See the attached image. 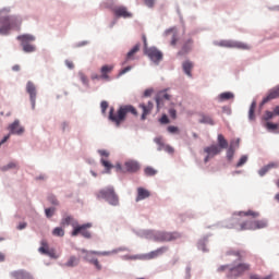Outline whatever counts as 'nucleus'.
Masks as SVG:
<instances>
[{
  "label": "nucleus",
  "mask_w": 279,
  "mask_h": 279,
  "mask_svg": "<svg viewBox=\"0 0 279 279\" xmlns=\"http://www.w3.org/2000/svg\"><path fill=\"white\" fill-rule=\"evenodd\" d=\"M259 213L256 210H241L234 213L230 219L229 228H235V230H260L267 228L268 221L266 219H257Z\"/></svg>",
  "instance_id": "obj_1"
},
{
  "label": "nucleus",
  "mask_w": 279,
  "mask_h": 279,
  "mask_svg": "<svg viewBox=\"0 0 279 279\" xmlns=\"http://www.w3.org/2000/svg\"><path fill=\"white\" fill-rule=\"evenodd\" d=\"M128 113L138 117V110L134 106H121L117 113H114V108H110L109 119L112 123H116L117 128H120L126 119Z\"/></svg>",
  "instance_id": "obj_2"
},
{
  "label": "nucleus",
  "mask_w": 279,
  "mask_h": 279,
  "mask_svg": "<svg viewBox=\"0 0 279 279\" xmlns=\"http://www.w3.org/2000/svg\"><path fill=\"white\" fill-rule=\"evenodd\" d=\"M251 265L250 263H239V265H221L218 267V271H228L227 276L229 279L239 278V276H243L245 271H250Z\"/></svg>",
  "instance_id": "obj_3"
},
{
  "label": "nucleus",
  "mask_w": 279,
  "mask_h": 279,
  "mask_svg": "<svg viewBox=\"0 0 279 279\" xmlns=\"http://www.w3.org/2000/svg\"><path fill=\"white\" fill-rule=\"evenodd\" d=\"M97 198L106 199L109 204H111V206H118L120 204V199L113 186H107L106 189L98 191Z\"/></svg>",
  "instance_id": "obj_4"
},
{
  "label": "nucleus",
  "mask_w": 279,
  "mask_h": 279,
  "mask_svg": "<svg viewBox=\"0 0 279 279\" xmlns=\"http://www.w3.org/2000/svg\"><path fill=\"white\" fill-rule=\"evenodd\" d=\"M143 40H144V53L149 58V60H151V62H155L156 64H158L163 58L162 51H160L156 47H147L146 36H143Z\"/></svg>",
  "instance_id": "obj_5"
},
{
  "label": "nucleus",
  "mask_w": 279,
  "mask_h": 279,
  "mask_svg": "<svg viewBox=\"0 0 279 279\" xmlns=\"http://www.w3.org/2000/svg\"><path fill=\"white\" fill-rule=\"evenodd\" d=\"M17 40L21 41L25 53H33L36 51V47L33 45L34 40H36L35 36H32L31 34H23L22 36H17Z\"/></svg>",
  "instance_id": "obj_6"
},
{
  "label": "nucleus",
  "mask_w": 279,
  "mask_h": 279,
  "mask_svg": "<svg viewBox=\"0 0 279 279\" xmlns=\"http://www.w3.org/2000/svg\"><path fill=\"white\" fill-rule=\"evenodd\" d=\"M90 228H93V223H82L80 225L78 221H75V230H72V236H78L81 234L85 239H92Z\"/></svg>",
  "instance_id": "obj_7"
},
{
  "label": "nucleus",
  "mask_w": 279,
  "mask_h": 279,
  "mask_svg": "<svg viewBox=\"0 0 279 279\" xmlns=\"http://www.w3.org/2000/svg\"><path fill=\"white\" fill-rule=\"evenodd\" d=\"M140 169L141 165L136 160H126L123 167L120 163L116 165V171L118 173H136Z\"/></svg>",
  "instance_id": "obj_8"
},
{
  "label": "nucleus",
  "mask_w": 279,
  "mask_h": 279,
  "mask_svg": "<svg viewBox=\"0 0 279 279\" xmlns=\"http://www.w3.org/2000/svg\"><path fill=\"white\" fill-rule=\"evenodd\" d=\"M181 236H182V234H180V232L160 231V232H156L154 234V240L158 241L160 243H163V242H168V241H177Z\"/></svg>",
  "instance_id": "obj_9"
},
{
  "label": "nucleus",
  "mask_w": 279,
  "mask_h": 279,
  "mask_svg": "<svg viewBox=\"0 0 279 279\" xmlns=\"http://www.w3.org/2000/svg\"><path fill=\"white\" fill-rule=\"evenodd\" d=\"M16 22V19H11L10 16H2L0 19V35L8 36Z\"/></svg>",
  "instance_id": "obj_10"
},
{
  "label": "nucleus",
  "mask_w": 279,
  "mask_h": 279,
  "mask_svg": "<svg viewBox=\"0 0 279 279\" xmlns=\"http://www.w3.org/2000/svg\"><path fill=\"white\" fill-rule=\"evenodd\" d=\"M218 45L219 47H227L230 49H242V50L252 49L251 45H247L246 43H240L238 40H220Z\"/></svg>",
  "instance_id": "obj_11"
},
{
  "label": "nucleus",
  "mask_w": 279,
  "mask_h": 279,
  "mask_svg": "<svg viewBox=\"0 0 279 279\" xmlns=\"http://www.w3.org/2000/svg\"><path fill=\"white\" fill-rule=\"evenodd\" d=\"M114 253H116V251H112V252L93 251V252H89L88 254H86L85 259L88 260V263H92L93 265H95L96 269L101 270L102 265L99 263L98 258H93L92 254H96L97 256H111V254H114Z\"/></svg>",
  "instance_id": "obj_12"
},
{
  "label": "nucleus",
  "mask_w": 279,
  "mask_h": 279,
  "mask_svg": "<svg viewBox=\"0 0 279 279\" xmlns=\"http://www.w3.org/2000/svg\"><path fill=\"white\" fill-rule=\"evenodd\" d=\"M112 12L118 19H132L133 16L132 12H129L125 5H117L112 8Z\"/></svg>",
  "instance_id": "obj_13"
},
{
  "label": "nucleus",
  "mask_w": 279,
  "mask_h": 279,
  "mask_svg": "<svg viewBox=\"0 0 279 279\" xmlns=\"http://www.w3.org/2000/svg\"><path fill=\"white\" fill-rule=\"evenodd\" d=\"M26 92L29 95V99H31L33 108H35L36 99H37V90H36L35 84L33 82H27Z\"/></svg>",
  "instance_id": "obj_14"
},
{
  "label": "nucleus",
  "mask_w": 279,
  "mask_h": 279,
  "mask_svg": "<svg viewBox=\"0 0 279 279\" xmlns=\"http://www.w3.org/2000/svg\"><path fill=\"white\" fill-rule=\"evenodd\" d=\"M204 151L205 154H207L204 161L208 162L210 158H214L215 156L220 154L221 149L218 145H210L209 147H205Z\"/></svg>",
  "instance_id": "obj_15"
},
{
  "label": "nucleus",
  "mask_w": 279,
  "mask_h": 279,
  "mask_svg": "<svg viewBox=\"0 0 279 279\" xmlns=\"http://www.w3.org/2000/svg\"><path fill=\"white\" fill-rule=\"evenodd\" d=\"M138 108L142 109V121H145L149 114H151V110H154L153 101H148L147 104H140Z\"/></svg>",
  "instance_id": "obj_16"
},
{
  "label": "nucleus",
  "mask_w": 279,
  "mask_h": 279,
  "mask_svg": "<svg viewBox=\"0 0 279 279\" xmlns=\"http://www.w3.org/2000/svg\"><path fill=\"white\" fill-rule=\"evenodd\" d=\"M193 45H194V40L193 38H187V40H184L180 51H179V56H186L187 53H190L193 49Z\"/></svg>",
  "instance_id": "obj_17"
},
{
  "label": "nucleus",
  "mask_w": 279,
  "mask_h": 279,
  "mask_svg": "<svg viewBox=\"0 0 279 279\" xmlns=\"http://www.w3.org/2000/svg\"><path fill=\"white\" fill-rule=\"evenodd\" d=\"M113 69H114L113 64H105L104 66H101L100 80L109 81L110 80L109 73H112Z\"/></svg>",
  "instance_id": "obj_18"
},
{
  "label": "nucleus",
  "mask_w": 279,
  "mask_h": 279,
  "mask_svg": "<svg viewBox=\"0 0 279 279\" xmlns=\"http://www.w3.org/2000/svg\"><path fill=\"white\" fill-rule=\"evenodd\" d=\"M170 99H171V95H169L167 90H161L160 93H158L156 97L157 108H160V106H162L165 100L169 101Z\"/></svg>",
  "instance_id": "obj_19"
},
{
  "label": "nucleus",
  "mask_w": 279,
  "mask_h": 279,
  "mask_svg": "<svg viewBox=\"0 0 279 279\" xmlns=\"http://www.w3.org/2000/svg\"><path fill=\"white\" fill-rule=\"evenodd\" d=\"M279 97V85L276 86L275 88H271V90H269L268 95L266 97H264L263 99V104H268V101H271V99H278Z\"/></svg>",
  "instance_id": "obj_20"
},
{
  "label": "nucleus",
  "mask_w": 279,
  "mask_h": 279,
  "mask_svg": "<svg viewBox=\"0 0 279 279\" xmlns=\"http://www.w3.org/2000/svg\"><path fill=\"white\" fill-rule=\"evenodd\" d=\"M168 250H169V247L167 245H163L162 247H158L157 250L149 252L147 254V258H157L158 256H162V254L168 252Z\"/></svg>",
  "instance_id": "obj_21"
},
{
  "label": "nucleus",
  "mask_w": 279,
  "mask_h": 279,
  "mask_svg": "<svg viewBox=\"0 0 279 279\" xmlns=\"http://www.w3.org/2000/svg\"><path fill=\"white\" fill-rule=\"evenodd\" d=\"M38 252H40V254H47L48 256H54V251L49 248L48 241L46 240L41 241Z\"/></svg>",
  "instance_id": "obj_22"
},
{
  "label": "nucleus",
  "mask_w": 279,
  "mask_h": 279,
  "mask_svg": "<svg viewBox=\"0 0 279 279\" xmlns=\"http://www.w3.org/2000/svg\"><path fill=\"white\" fill-rule=\"evenodd\" d=\"M9 130L11 134H24L25 132L24 128H22V125L20 124V121H14L13 123H11Z\"/></svg>",
  "instance_id": "obj_23"
},
{
  "label": "nucleus",
  "mask_w": 279,
  "mask_h": 279,
  "mask_svg": "<svg viewBox=\"0 0 279 279\" xmlns=\"http://www.w3.org/2000/svg\"><path fill=\"white\" fill-rule=\"evenodd\" d=\"M61 226H72L73 230H75L76 220L74 219V217H72V215H65L61 219Z\"/></svg>",
  "instance_id": "obj_24"
},
{
  "label": "nucleus",
  "mask_w": 279,
  "mask_h": 279,
  "mask_svg": "<svg viewBox=\"0 0 279 279\" xmlns=\"http://www.w3.org/2000/svg\"><path fill=\"white\" fill-rule=\"evenodd\" d=\"M11 276H13V278H15V279H34L32 274H29L28 271H24V270L12 271Z\"/></svg>",
  "instance_id": "obj_25"
},
{
  "label": "nucleus",
  "mask_w": 279,
  "mask_h": 279,
  "mask_svg": "<svg viewBox=\"0 0 279 279\" xmlns=\"http://www.w3.org/2000/svg\"><path fill=\"white\" fill-rule=\"evenodd\" d=\"M150 196L149 191H147V189H143V186H140L137 189V197H136V202H141L142 199H147V197Z\"/></svg>",
  "instance_id": "obj_26"
},
{
  "label": "nucleus",
  "mask_w": 279,
  "mask_h": 279,
  "mask_svg": "<svg viewBox=\"0 0 279 279\" xmlns=\"http://www.w3.org/2000/svg\"><path fill=\"white\" fill-rule=\"evenodd\" d=\"M234 145H236V146L240 145V138H238L235 141V143L232 142L230 147H229V149H228V151H227V158H228L229 161H232L233 158H234V154H235Z\"/></svg>",
  "instance_id": "obj_27"
},
{
  "label": "nucleus",
  "mask_w": 279,
  "mask_h": 279,
  "mask_svg": "<svg viewBox=\"0 0 279 279\" xmlns=\"http://www.w3.org/2000/svg\"><path fill=\"white\" fill-rule=\"evenodd\" d=\"M279 167V162H269L262 169H259V175H266L270 169H277Z\"/></svg>",
  "instance_id": "obj_28"
},
{
  "label": "nucleus",
  "mask_w": 279,
  "mask_h": 279,
  "mask_svg": "<svg viewBox=\"0 0 279 279\" xmlns=\"http://www.w3.org/2000/svg\"><path fill=\"white\" fill-rule=\"evenodd\" d=\"M81 258L77 256H70V258L65 263V267H77L80 265Z\"/></svg>",
  "instance_id": "obj_29"
},
{
  "label": "nucleus",
  "mask_w": 279,
  "mask_h": 279,
  "mask_svg": "<svg viewBox=\"0 0 279 279\" xmlns=\"http://www.w3.org/2000/svg\"><path fill=\"white\" fill-rule=\"evenodd\" d=\"M278 116L279 117V106H276V108H274V111L270 112L269 110H267L265 112V121H270V119H274V117Z\"/></svg>",
  "instance_id": "obj_30"
},
{
  "label": "nucleus",
  "mask_w": 279,
  "mask_h": 279,
  "mask_svg": "<svg viewBox=\"0 0 279 279\" xmlns=\"http://www.w3.org/2000/svg\"><path fill=\"white\" fill-rule=\"evenodd\" d=\"M193 66L194 64L190 60H187L186 62H183V71L186 75H189V77H192Z\"/></svg>",
  "instance_id": "obj_31"
},
{
  "label": "nucleus",
  "mask_w": 279,
  "mask_h": 279,
  "mask_svg": "<svg viewBox=\"0 0 279 279\" xmlns=\"http://www.w3.org/2000/svg\"><path fill=\"white\" fill-rule=\"evenodd\" d=\"M218 143H219V149H227L229 143L225 138L223 134H218Z\"/></svg>",
  "instance_id": "obj_32"
},
{
  "label": "nucleus",
  "mask_w": 279,
  "mask_h": 279,
  "mask_svg": "<svg viewBox=\"0 0 279 279\" xmlns=\"http://www.w3.org/2000/svg\"><path fill=\"white\" fill-rule=\"evenodd\" d=\"M141 45H135L131 51L126 54V60H134L136 53H138Z\"/></svg>",
  "instance_id": "obj_33"
},
{
  "label": "nucleus",
  "mask_w": 279,
  "mask_h": 279,
  "mask_svg": "<svg viewBox=\"0 0 279 279\" xmlns=\"http://www.w3.org/2000/svg\"><path fill=\"white\" fill-rule=\"evenodd\" d=\"M231 256H236L239 260H242V258L245 256V252L241 250H231L228 252Z\"/></svg>",
  "instance_id": "obj_34"
},
{
  "label": "nucleus",
  "mask_w": 279,
  "mask_h": 279,
  "mask_svg": "<svg viewBox=\"0 0 279 279\" xmlns=\"http://www.w3.org/2000/svg\"><path fill=\"white\" fill-rule=\"evenodd\" d=\"M256 106H257L256 101H253V102L251 104V108H250V110H248V119H250L251 121H254V120H255V110H256Z\"/></svg>",
  "instance_id": "obj_35"
},
{
  "label": "nucleus",
  "mask_w": 279,
  "mask_h": 279,
  "mask_svg": "<svg viewBox=\"0 0 279 279\" xmlns=\"http://www.w3.org/2000/svg\"><path fill=\"white\" fill-rule=\"evenodd\" d=\"M219 99H220V101H228L230 99H234V95H233V93H221L219 95Z\"/></svg>",
  "instance_id": "obj_36"
},
{
  "label": "nucleus",
  "mask_w": 279,
  "mask_h": 279,
  "mask_svg": "<svg viewBox=\"0 0 279 279\" xmlns=\"http://www.w3.org/2000/svg\"><path fill=\"white\" fill-rule=\"evenodd\" d=\"M201 123H207L208 125H214L215 121L208 114H203L201 119Z\"/></svg>",
  "instance_id": "obj_37"
},
{
  "label": "nucleus",
  "mask_w": 279,
  "mask_h": 279,
  "mask_svg": "<svg viewBox=\"0 0 279 279\" xmlns=\"http://www.w3.org/2000/svg\"><path fill=\"white\" fill-rule=\"evenodd\" d=\"M52 234H53L54 236H64L65 230H64V228L58 227V228H54V229L52 230Z\"/></svg>",
  "instance_id": "obj_38"
},
{
  "label": "nucleus",
  "mask_w": 279,
  "mask_h": 279,
  "mask_svg": "<svg viewBox=\"0 0 279 279\" xmlns=\"http://www.w3.org/2000/svg\"><path fill=\"white\" fill-rule=\"evenodd\" d=\"M101 165L105 167L108 173H110L111 169H113V165H111L109 160H105V158H101Z\"/></svg>",
  "instance_id": "obj_39"
},
{
  "label": "nucleus",
  "mask_w": 279,
  "mask_h": 279,
  "mask_svg": "<svg viewBox=\"0 0 279 279\" xmlns=\"http://www.w3.org/2000/svg\"><path fill=\"white\" fill-rule=\"evenodd\" d=\"M17 162H9V165H5L2 167V171H9L10 169H16Z\"/></svg>",
  "instance_id": "obj_40"
},
{
  "label": "nucleus",
  "mask_w": 279,
  "mask_h": 279,
  "mask_svg": "<svg viewBox=\"0 0 279 279\" xmlns=\"http://www.w3.org/2000/svg\"><path fill=\"white\" fill-rule=\"evenodd\" d=\"M156 173H158V171H156V169H154V167H146V169H145L146 175H156Z\"/></svg>",
  "instance_id": "obj_41"
},
{
  "label": "nucleus",
  "mask_w": 279,
  "mask_h": 279,
  "mask_svg": "<svg viewBox=\"0 0 279 279\" xmlns=\"http://www.w3.org/2000/svg\"><path fill=\"white\" fill-rule=\"evenodd\" d=\"M78 77H80V80H81V82H82L83 84H89V80H88L87 75H85V73L80 72V73H78Z\"/></svg>",
  "instance_id": "obj_42"
},
{
  "label": "nucleus",
  "mask_w": 279,
  "mask_h": 279,
  "mask_svg": "<svg viewBox=\"0 0 279 279\" xmlns=\"http://www.w3.org/2000/svg\"><path fill=\"white\" fill-rule=\"evenodd\" d=\"M155 143L159 146V150L165 149V143L162 141V137L155 138Z\"/></svg>",
  "instance_id": "obj_43"
},
{
  "label": "nucleus",
  "mask_w": 279,
  "mask_h": 279,
  "mask_svg": "<svg viewBox=\"0 0 279 279\" xmlns=\"http://www.w3.org/2000/svg\"><path fill=\"white\" fill-rule=\"evenodd\" d=\"M248 158L247 156H241L239 162H236V167H243L247 162Z\"/></svg>",
  "instance_id": "obj_44"
},
{
  "label": "nucleus",
  "mask_w": 279,
  "mask_h": 279,
  "mask_svg": "<svg viewBox=\"0 0 279 279\" xmlns=\"http://www.w3.org/2000/svg\"><path fill=\"white\" fill-rule=\"evenodd\" d=\"M168 132H170L171 134H178L180 132V130L175 125H169Z\"/></svg>",
  "instance_id": "obj_45"
},
{
  "label": "nucleus",
  "mask_w": 279,
  "mask_h": 279,
  "mask_svg": "<svg viewBox=\"0 0 279 279\" xmlns=\"http://www.w3.org/2000/svg\"><path fill=\"white\" fill-rule=\"evenodd\" d=\"M54 213H56V208H46L45 209L46 217H53Z\"/></svg>",
  "instance_id": "obj_46"
},
{
  "label": "nucleus",
  "mask_w": 279,
  "mask_h": 279,
  "mask_svg": "<svg viewBox=\"0 0 279 279\" xmlns=\"http://www.w3.org/2000/svg\"><path fill=\"white\" fill-rule=\"evenodd\" d=\"M100 108H101V112H102V113H106L107 110H108V108H109L108 101H101Z\"/></svg>",
  "instance_id": "obj_47"
},
{
  "label": "nucleus",
  "mask_w": 279,
  "mask_h": 279,
  "mask_svg": "<svg viewBox=\"0 0 279 279\" xmlns=\"http://www.w3.org/2000/svg\"><path fill=\"white\" fill-rule=\"evenodd\" d=\"M169 114H170L171 119L178 118V111L174 108H170Z\"/></svg>",
  "instance_id": "obj_48"
},
{
  "label": "nucleus",
  "mask_w": 279,
  "mask_h": 279,
  "mask_svg": "<svg viewBox=\"0 0 279 279\" xmlns=\"http://www.w3.org/2000/svg\"><path fill=\"white\" fill-rule=\"evenodd\" d=\"M163 149H165V151H167L168 154H174V149H173V147H171V145H165V144H163Z\"/></svg>",
  "instance_id": "obj_49"
},
{
  "label": "nucleus",
  "mask_w": 279,
  "mask_h": 279,
  "mask_svg": "<svg viewBox=\"0 0 279 279\" xmlns=\"http://www.w3.org/2000/svg\"><path fill=\"white\" fill-rule=\"evenodd\" d=\"M278 128H279L278 123H270V122L267 123L268 130H278Z\"/></svg>",
  "instance_id": "obj_50"
},
{
  "label": "nucleus",
  "mask_w": 279,
  "mask_h": 279,
  "mask_svg": "<svg viewBox=\"0 0 279 279\" xmlns=\"http://www.w3.org/2000/svg\"><path fill=\"white\" fill-rule=\"evenodd\" d=\"M155 3V0H144V4L147 5V8H154Z\"/></svg>",
  "instance_id": "obj_51"
},
{
  "label": "nucleus",
  "mask_w": 279,
  "mask_h": 279,
  "mask_svg": "<svg viewBox=\"0 0 279 279\" xmlns=\"http://www.w3.org/2000/svg\"><path fill=\"white\" fill-rule=\"evenodd\" d=\"M129 71H132V66H125V69H122L119 73V76L125 75Z\"/></svg>",
  "instance_id": "obj_52"
},
{
  "label": "nucleus",
  "mask_w": 279,
  "mask_h": 279,
  "mask_svg": "<svg viewBox=\"0 0 279 279\" xmlns=\"http://www.w3.org/2000/svg\"><path fill=\"white\" fill-rule=\"evenodd\" d=\"M159 121L162 124H167V123H169V117H167V114H162V117Z\"/></svg>",
  "instance_id": "obj_53"
},
{
  "label": "nucleus",
  "mask_w": 279,
  "mask_h": 279,
  "mask_svg": "<svg viewBox=\"0 0 279 279\" xmlns=\"http://www.w3.org/2000/svg\"><path fill=\"white\" fill-rule=\"evenodd\" d=\"M171 45H172V47H175V45H178V36H177V34H173V36L171 38Z\"/></svg>",
  "instance_id": "obj_54"
},
{
  "label": "nucleus",
  "mask_w": 279,
  "mask_h": 279,
  "mask_svg": "<svg viewBox=\"0 0 279 279\" xmlns=\"http://www.w3.org/2000/svg\"><path fill=\"white\" fill-rule=\"evenodd\" d=\"M250 279H269V276H266L265 278H260L259 276H257V274H252L250 276Z\"/></svg>",
  "instance_id": "obj_55"
},
{
  "label": "nucleus",
  "mask_w": 279,
  "mask_h": 279,
  "mask_svg": "<svg viewBox=\"0 0 279 279\" xmlns=\"http://www.w3.org/2000/svg\"><path fill=\"white\" fill-rule=\"evenodd\" d=\"M65 65L68 69H74V62H72V60H65Z\"/></svg>",
  "instance_id": "obj_56"
},
{
  "label": "nucleus",
  "mask_w": 279,
  "mask_h": 279,
  "mask_svg": "<svg viewBox=\"0 0 279 279\" xmlns=\"http://www.w3.org/2000/svg\"><path fill=\"white\" fill-rule=\"evenodd\" d=\"M99 154H100V156H105V157L110 156V154H109V151H107V149H99Z\"/></svg>",
  "instance_id": "obj_57"
},
{
  "label": "nucleus",
  "mask_w": 279,
  "mask_h": 279,
  "mask_svg": "<svg viewBox=\"0 0 279 279\" xmlns=\"http://www.w3.org/2000/svg\"><path fill=\"white\" fill-rule=\"evenodd\" d=\"M49 201L51 202V204H53L54 206L59 205V202L57 199V197H49Z\"/></svg>",
  "instance_id": "obj_58"
},
{
  "label": "nucleus",
  "mask_w": 279,
  "mask_h": 279,
  "mask_svg": "<svg viewBox=\"0 0 279 279\" xmlns=\"http://www.w3.org/2000/svg\"><path fill=\"white\" fill-rule=\"evenodd\" d=\"M151 93H154V90H151L150 88L146 89L144 92V97H150L151 96Z\"/></svg>",
  "instance_id": "obj_59"
},
{
  "label": "nucleus",
  "mask_w": 279,
  "mask_h": 279,
  "mask_svg": "<svg viewBox=\"0 0 279 279\" xmlns=\"http://www.w3.org/2000/svg\"><path fill=\"white\" fill-rule=\"evenodd\" d=\"M26 227H27V223L23 222V223H19L17 229L19 230H24Z\"/></svg>",
  "instance_id": "obj_60"
},
{
  "label": "nucleus",
  "mask_w": 279,
  "mask_h": 279,
  "mask_svg": "<svg viewBox=\"0 0 279 279\" xmlns=\"http://www.w3.org/2000/svg\"><path fill=\"white\" fill-rule=\"evenodd\" d=\"M10 138V134L8 136H4V138H2V141H0V145H3L4 143H7V141H9Z\"/></svg>",
  "instance_id": "obj_61"
},
{
  "label": "nucleus",
  "mask_w": 279,
  "mask_h": 279,
  "mask_svg": "<svg viewBox=\"0 0 279 279\" xmlns=\"http://www.w3.org/2000/svg\"><path fill=\"white\" fill-rule=\"evenodd\" d=\"M5 260V255L3 254V252H0V262Z\"/></svg>",
  "instance_id": "obj_62"
},
{
  "label": "nucleus",
  "mask_w": 279,
  "mask_h": 279,
  "mask_svg": "<svg viewBox=\"0 0 279 279\" xmlns=\"http://www.w3.org/2000/svg\"><path fill=\"white\" fill-rule=\"evenodd\" d=\"M13 71H21L20 64H15V65L13 66Z\"/></svg>",
  "instance_id": "obj_63"
},
{
  "label": "nucleus",
  "mask_w": 279,
  "mask_h": 279,
  "mask_svg": "<svg viewBox=\"0 0 279 279\" xmlns=\"http://www.w3.org/2000/svg\"><path fill=\"white\" fill-rule=\"evenodd\" d=\"M92 80H101V75H92Z\"/></svg>",
  "instance_id": "obj_64"
}]
</instances>
